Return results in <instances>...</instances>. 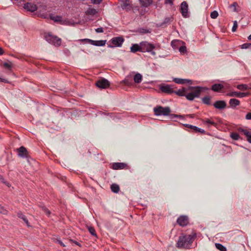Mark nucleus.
<instances>
[{
  "label": "nucleus",
  "mask_w": 251,
  "mask_h": 251,
  "mask_svg": "<svg viewBox=\"0 0 251 251\" xmlns=\"http://www.w3.org/2000/svg\"><path fill=\"white\" fill-rule=\"evenodd\" d=\"M196 237L197 234L195 232H192V233L189 235L182 234L179 237L176 244L177 248L179 249H190Z\"/></svg>",
  "instance_id": "obj_1"
},
{
  "label": "nucleus",
  "mask_w": 251,
  "mask_h": 251,
  "mask_svg": "<svg viewBox=\"0 0 251 251\" xmlns=\"http://www.w3.org/2000/svg\"><path fill=\"white\" fill-rule=\"evenodd\" d=\"M202 89V88L200 87H189V89L192 90V91L191 93L188 94L187 92H186V95L185 96L187 100H192L194 99L195 98L199 97Z\"/></svg>",
  "instance_id": "obj_2"
},
{
  "label": "nucleus",
  "mask_w": 251,
  "mask_h": 251,
  "mask_svg": "<svg viewBox=\"0 0 251 251\" xmlns=\"http://www.w3.org/2000/svg\"><path fill=\"white\" fill-rule=\"evenodd\" d=\"M153 112L156 116H168L170 114L171 111L169 107L157 106L153 108Z\"/></svg>",
  "instance_id": "obj_3"
},
{
  "label": "nucleus",
  "mask_w": 251,
  "mask_h": 251,
  "mask_svg": "<svg viewBox=\"0 0 251 251\" xmlns=\"http://www.w3.org/2000/svg\"><path fill=\"white\" fill-rule=\"evenodd\" d=\"M45 38L50 44H52L55 46H59L61 45V39L56 36L52 35L50 33H46Z\"/></svg>",
  "instance_id": "obj_4"
},
{
  "label": "nucleus",
  "mask_w": 251,
  "mask_h": 251,
  "mask_svg": "<svg viewBox=\"0 0 251 251\" xmlns=\"http://www.w3.org/2000/svg\"><path fill=\"white\" fill-rule=\"evenodd\" d=\"M160 45L157 44L154 45L150 43L147 41L142 42L140 43V49L141 52H150L156 48H159Z\"/></svg>",
  "instance_id": "obj_5"
},
{
  "label": "nucleus",
  "mask_w": 251,
  "mask_h": 251,
  "mask_svg": "<svg viewBox=\"0 0 251 251\" xmlns=\"http://www.w3.org/2000/svg\"><path fill=\"white\" fill-rule=\"evenodd\" d=\"M80 41L85 42L96 46H103L106 43V40L94 41L89 39H83L80 40Z\"/></svg>",
  "instance_id": "obj_6"
},
{
  "label": "nucleus",
  "mask_w": 251,
  "mask_h": 251,
  "mask_svg": "<svg viewBox=\"0 0 251 251\" xmlns=\"http://www.w3.org/2000/svg\"><path fill=\"white\" fill-rule=\"evenodd\" d=\"M124 41V39L122 37H114L111 40V42L113 46H110V47L113 48L114 47H121Z\"/></svg>",
  "instance_id": "obj_7"
},
{
  "label": "nucleus",
  "mask_w": 251,
  "mask_h": 251,
  "mask_svg": "<svg viewBox=\"0 0 251 251\" xmlns=\"http://www.w3.org/2000/svg\"><path fill=\"white\" fill-rule=\"evenodd\" d=\"M160 90L164 93L171 94L174 92V86L169 84H163L160 86Z\"/></svg>",
  "instance_id": "obj_8"
},
{
  "label": "nucleus",
  "mask_w": 251,
  "mask_h": 251,
  "mask_svg": "<svg viewBox=\"0 0 251 251\" xmlns=\"http://www.w3.org/2000/svg\"><path fill=\"white\" fill-rule=\"evenodd\" d=\"M96 85L99 88L105 89L109 87L110 83L107 79L101 78L97 81Z\"/></svg>",
  "instance_id": "obj_9"
},
{
  "label": "nucleus",
  "mask_w": 251,
  "mask_h": 251,
  "mask_svg": "<svg viewBox=\"0 0 251 251\" xmlns=\"http://www.w3.org/2000/svg\"><path fill=\"white\" fill-rule=\"evenodd\" d=\"M188 222V218L186 216H180L177 220V224L181 226L187 225Z\"/></svg>",
  "instance_id": "obj_10"
},
{
  "label": "nucleus",
  "mask_w": 251,
  "mask_h": 251,
  "mask_svg": "<svg viewBox=\"0 0 251 251\" xmlns=\"http://www.w3.org/2000/svg\"><path fill=\"white\" fill-rule=\"evenodd\" d=\"M188 4L186 1H183L180 5V11L182 15L186 18L188 14Z\"/></svg>",
  "instance_id": "obj_11"
},
{
  "label": "nucleus",
  "mask_w": 251,
  "mask_h": 251,
  "mask_svg": "<svg viewBox=\"0 0 251 251\" xmlns=\"http://www.w3.org/2000/svg\"><path fill=\"white\" fill-rule=\"evenodd\" d=\"M24 7L27 11L32 12L35 11L37 9L36 5L32 2H27L25 3Z\"/></svg>",
  "instance_id": "obj_12"
},
{
  "label": "nucleus",
  "mask_w": 251,
  "mask_h": 251,
  "mask_svg": "<svg viewBox=\"0 0 251 251\" xmlns=\"http://www.w3.org/2000/svg\"><path fill=\"white\" fill-rule=\"evenodd\" d=\"M250 93L249 92H233L228 94V96L230 97H236L238 98H243L249 96Z\"/></svg>",
  "instance_id": "obj_13"
},
{
  "label": "nucleus",
  "mask_w": 251,
  "mask_h": 251,
  "mask_svg": "<svg viewBox=\"0 0 251 251\" xmlns=\"http://www.w3.org/2000/svg\"><path fill=\"white\" fill-rule=\"evenodd\" d=\"M213 105L217 109H223L226 107V103L224 100H218L213 104Z\"/></svg>",
  "instance_id": "obj_14"
},
{
  "label": "nucleus",
  "mask_w": 251,
  "mask_h": 251,
  "mask_svg": "<svg viewBox=\"0 0 251 251\" xmlns=\"http://www.w3.org/2000/svg\"><path fill=\"white\" fill-rule=\"evenodd\" d=\"M17 150L19 156L22 157H25L27 156V151L25 147L23 146L21 147L20 148L17 149Z\"/></svg>",
  "instance_id": "obj_15"
},
{
  "label": "nucleus",
  "mask_w": 251,
  "mask_h": 251,
  "mask_svg": "<svg viewBox=\"0 0 251 251\" xmlns=\"http://www.w3.org/2000/svg\"><path fill=\"white\" fill-rule=\"evenodd\" d=\"M201 121L204 124L207 125L208 127H210L211 126H217V124L210 119L205 118L202 119Z\"/></svg>",
  "instance_id": "obj_16"
},
{
  "label": "nucleus",
  "mask_w": 251,
  "mask_h": 251,
  "mask_svg": "<svg viewBox=\"0 0 251 251\" xmlns=\"http://www.w3.org/2000/svg\"><path fill=\"white\" fill-rule=\"evenodd\" d=\"M126 164L124 163H114L112 165V168L114 170L123 169L126 167Z\"/></svg>",
  "instance_id": "obj_17"
},
{
  "label": "nucleus",
  "mask_w": 251,
  "mask_h": 251,
  "mask_svg": "<svg viewBox=\"0 0 251 251\" xmlns=\"http://www.w3.org/2000/svg\"><path fill=\"white\" fill-rule=\"evenodd\" d=\"M173 81L177 84H184V83H191L192 81L190 79H182L179 78H175Z\"/></svg>",
  "instance_id": "obj_18"
},
{
  "label": "nucleus",
  "mask_w": 251,
  "mask_h": 251,
  "mask_svg": "<svg viewBox=\"0 0 251 251\" xmlns=\"http://www.w3.org/2000/svg\"><path fill=\"white\" fill-rule=\"evenodd\" d=\"M17 216L19 218L22 219L23 220V221L26 224V225L28 226H30V225L29 224L27 219L26 218V216L24 214H23V213L22 212H21V211L18 212L17 213Z\"/></svg>",
  "instance_id": "obj_19"
},
{
  "label": "nucleus",
  "mask_w": 251,
  "mask_h": 251,
  "mask_svg": "<svg viewBox=\"0 0 251 251\" xmlns=\"http://www.w3.org/2000/svg\"><path fill=\"white\" fill-rule=\"evenodd\" d=\"M223 88L224 86L221 84H215L211 87V89L215 92H219Z\"/></svg>",
  "instance_id": "obj_20"
},
{
  "label": "nucleus",
  "mask_w": 251,
  "mask_h": 251,
  "mask_svg": "<svg viewBox=\"0 0 251 251\" xmlns=\"http://www.w3.org/2000/svg\"><path fill=\"white\" fill-rule=\"evenodd\" d=\"M240 101L236 99H231L229 101V103L231 107H235L240 104Z\"/></svg>",
  "instance_id": "obj_21"
},
{
  "label": "nucleus",
  "mask_w": 251,
  "mask_h": 251,
  "mask_svg": "<svg viewBox=\"0 0 251 251\" xmlns=\"http://www.w3.org/2000/svg\"><path fill=\"white\" fill-rule=\"evenodd\" d=\"M240 131L243 134L246 136L247 141L251 143V133L247 129H241Z\"/></svg>",
  "instance_id": "obj_22"
},
{
  "label": "nucleus",
  "mask_w": 251,
  "mask_h": 251,
  "mask_svg": "<svg viewBox=\"0 0 251 251\" xmlns=\"http://www.w3.org/2000/svg\"><path fill=\"white\" fill-rule=\"evenodd\" d=\"M121 7L123 9H125L126 11L130 10L131 9V6H130V5L129 3V0H126L125 2H124L121 4Z\"/></svg>",
  "instance_id": "obj_23"
},
{
  "label": "nucleus",
  "mask_w": 251,
  "mask_h": 251,
  "mask_svg": "<svg viewBox=\"0 0 251 251\" xmlns=\"http://www.w3.org/2000/svg\"><path fill=\"white\" fill-rule=\"evenodd\" d=\"M173 20V17L172 16H170L169 17L166 18L163 22L160 25V26H166L167 25L170 24Z\"/></svg>",
  "instance_id": "obj_24"
},
{
  "label": "nucleus",
  "mask_w": 251,
  "mask_h": 251,
  "mask_svg": "<svg viewBox=\"0 0 251 251\" xmlns=\"http://www.w3.org/2000/svg\"><path fill=\"white\" fill-rule=\"evenodd\" d=\"M133 79L135 83H139L142 81V75L139 73H137L134 75Z\"/></svg>",
  "instance_id": "obj_25"
},
{
  "label": "nucleus",
  "mask_w": 251,
  "mask_h": 251,
  "mask_svg": "<svg viewBox=\"0 0 251 251\" xmlns=\"http://www.w3.org/2000/svg\"><path fill=\"white\" fill-rule=\"evenodd\" d=\"M130 51L132 52H136V51H141L140 44H134L130 47Z\"/></svg>",
  "instance_id": "obj_26"
},
{
  "label": "nucleus",
  "mask_w": 251,
  "mask_h": 251,
  "mask_svg": "<svg viewBox=\"0 0 251 251\" xmlns=\"http://www.w3.org/2000/svg\"><path fill=\"white\" fill-rule=\"evenodd\" d=\"M186 89L185 88H182V89H179L177 91H174L175 93L180 96H185L186 95Z\"/></svg>",
  "instance_id": "obj_27"
},
{
  "label": "nucleus",
  "mask_w": 251,
  "mask_h": 251,
  "mask_svg": "<svg viewBox=\"0 0 251 251\" xmlns=\"http://www.w3.org/2000/svg\"><path fill=\"white\" fill-rule=\"evenodd\" d=\"M97 13V11L95 8H89L86 11V14L90 15H95Z\"/></svg>",
  "instance_id": "obj_28"
},
{
  "label": "nucleus",
  "mask_w": 251,
  "mask_h": 251,
  "mask_svg": "<svg viewBox=\"0 0 251 251\" xmlns=\"http://www.w3.org/2000/svg\"><path fill=\"white\" fill-rule=\"evenodd\" d=\"M111 189L114 193H117L120 190V187L119 185L116 184H112L111 185Z\"/></svg>",
  "instance_id": "obj_29"
},
{
  "label": "nucleus",
  "mask_w": 251,
  "mask_h": 251,
  "mask_svg": "<svg viewBox=\"0 0 251 251\" xmlns=\"http://www.w3.org/2000/svg\"><path fill=\"white\" fill-rule=\"evenodd\" d=\"M122 83H124L126 85H130L132 84L131 77L127 76L126 78L122 81Z\"/></svg>",
  "instance_id": "obj_30"
},
{
  "label": "nucleus",
  "mask_w": 251,
  "mask_h": 251,
  "mask_svg": "<svg viewBox=\"0 0 251 251\" xmlns=\"http://www.w3.org/2000/svg\"><path fill=\"white\" fill-rule=\"evenodd\" d=\"M140 1L143 6L148 7L152 2V0H140Z\"/></svg>",
  "instance_id": "obj_31"
},
{
  "label": "nucleus",
  "mask_w": 251,
  "mask_h": 251,
  "mask_svg": "<svg viewBox=\"0 0 251 251\" xmlns=\"http://www.w3.org/2000/svg\"><path fill=\"white\" fill-rule=\"evenodd\" d=\"M237 88L239 90H242V91H245L248 89H249V85L247 84H239L237 86Z\"/></svg>",
  "instance_id": "obj_32"
},
{
  "label": "nucleus",
  "mask_w": 251,
  "mask_h": 251,
  "mask_svg": "<svg viewBox=\"0 0 251 251\" xmlns=\"http://www.w3.org/2000/svg\"><path fill=\"white\" fill-rule=\"evenodd\" d=\"M215 246L217 249L221 251H226V248L221 244L216 243Z\"/></svg>",
  "instance_id": "obj_33"
},
{
  "label": "nucleus",
  "mask_w": 251,
  "mask_h": 251,
  "mask_svg": "<svg viewBox=\"0 0 251 251\" xmlns=\"http://www.w3.org/2000/svg\"><path fill=\"white\" fill-rule=\"evenodd\" d=\"M210 100V97L206 96L202 98V101L204 104L210 105L211 104Z\"/></svg>",
  "instance_id": "obj_34"
},
{
  "label": "nucleus",
  "mask_w": 251,
  "mask_h": 251,
  "mask_svg": "<svg viewBox=\"0 0 251 251\" xmlns=\"http://www.w3.org/2000/svg\"><path fill=\"white\" fill-rule=\"evenodd\" d=\"M230 137L234 140H237L239 139L240 136L238 133L232 132L230 134Z\"/></svg>",
  "instance_id": "obj_35"
},
{
  "label": "nucleus",
  "mask_w": 251,
  "mask_h": 251,
  "mask_svg": "<svg viewBox=\"0 0 251 251\" xmlns=\"http://www.w3.org/2000/svg\"><path fill=\"white\" fill-rule=\"evenodd\" d=\"M193 127V130L195 131L196 132H201V133H205V131L201 129L200 128L198 127L197 126H194Z\"/></svg>",
  "instance_id": "obj_36"
},
{
  "label": "nucleus",
  "mask_w": 251,
  "mask_h": 251,
  "mask_svg": "<svg viewBox=\"0 0 251 251\" xmlns=\"http://www.w3.org/2000/svg\"><path fill=\"white\" fill-rule=\"evenodd\" d=\"M219 15L218 12L217 11H213L210 14V17L212 19H216Z\"/></svg>",
  "instance_id": "obj_37"
},
{
  "label": "nucleus",
  "mask_w": 251,
  "mask_h": 251,
  "mask_svg": "<svg viewBox=\"0 0 251 251\" xmlns=\"http://www.w3.org/2000/svg\"><path fill=\"white\" fill-rule=\"evenodd\" d=\"M51 19L53 20L54 22H60L61 17L60 16H55V17H51Z\"/></svg>",
  "instance_id": "obj_38"
},
{
  "label": "nucleus",
  "mask_w": 251,
  "mask_h": 251,
  "mask_svg": "<svg viewBox=\"0 0 251 251\" xmlns=\"http://www.w3.org/2000/svg\"><path fill=\"white\" fill-rule=\"evenodd\" d=\"M89 232L93 235L96 236V233L95 229L92 227H88V228Z\"/></svg>",
  "instance_id": "obj_39"
},
{
  "label": "nucleus",
  "mask_w": 251,
  "mask_h": 251,
  "mask_svg": "<svg viewBox=\"0 0 251 251\" xmlns=\"http://www.w3.org/2000/svg\"><path fill=\"white\" fill-rule=\"evenodd\" d=\"M0 213L2 214H7V211L4 208V207L0 205Z\"/></svg>",
  "instance_id": "obj_40"
},
{
  "label": "nucleus",
  "mask_w": 251,
  "mask_h": 251,
  "mask_svg": "<svg viewBox=\"0 0 251 251\" xmlns=\"http://www.w3.org/2000/svg\"><path fill=\"white\" fill-rule=\"evenodd\" d=\"M179 50L181 53H184L186 52V48L185 46H181L179 48Z\"/></svg>",
  "instance_id": "obj_41"
},
{
  "label": "nucleus",
  "mask_w": 251,
  "mask_h": 251,
  "mask_svg": "<svg viewBox=\"0 0 251 251\" xmlns=\"http://www.w3.org/2000/svg\"><path fill=\"white\" fill-rule=\"evenodd\" d=\"M237 27H238L237 22L236 21H234L233 25L232 28V31L233 32H235L236 30Z\"/></svg>",
  "instance_id": "obj_42"
},
{
  "label": "nucleus",
  "mask_w": 251,
  "mask_h": 251,
  "mask_svg": "<svg viewBox=\"0 0 251 251\" xmlns=\"http://www.w3.org/2000/svg\"><path fill=\"white\" fill-rule=\"evenodd\" d=\"M242 49H248V48L251 49V44H248V43L244 44L242 45Z\"/></svg>",
  "instance_id": "obj_43"
},
{
  "label": "nucleus",
  "mask_w": 251,
  "mask_h": 251,
  "mask_svg": "<svg viewBox=\"0 0 251 251\" xmlns=\"http://www.w3.org/2000/svg\"><path fill=\"white\" fill-rule=\"evenodd\" d=\"M42 209L47 215H48V216H50V212L48 208H47L45 206H43Z\"/></svg>",
  "instance_id": "obj_44"
},
{
  "label": "nucleus",
  "mask_w": 251,
  "mask_h": 251,
  "mask_svg": "<svg viewBox=\"0 0 251 251\" xmlns=\"http://www.w3.org/2000/svg\"><path fill=\"white\" fill-rule=\"evenodd\" d=\"M55 242L59 244L63 247H65V245L59 239H56Z\"/></svg>",
  "instance_id": "obj_45"
},
{
  "label": "nucleus",
  "mask_w": 251,
  "mask_h": 251,
  "mask_svg": "<svg viewBox=\"0 0 251 251\" xmlns=\"http://www.w3.org/2000/svg\"><path fill=\"white\" fill-rule=\"evenodd\" d=\"M0 180H1V181L3 183H4V184H5V185H7L8 187H9L10 186V185L9 183L4 181V179L3 178V177L1 176H0Z\"/></svg>",
  "instance_id": "obj_46"
},
{
  "label": "nucleus",
  "mask_w": 251,
  "mask_h": 251,
  "mask_svg": "<svg viewBox=\"0 0 251 251\" xmlns=\"http://www.w3.org/2000/svg\"><path fill=\"white\" fill-rule=\"evenodd\" d=\"M93 4H100L102 0H91Z\"/></svg>",
  "instance_id": "obj_47"
},
{
  "label": "nucleus",
  "mask_w": 251,
  "mask_h": 251,
  "mask_svg": "<svg viewBox=\"0 0 251 251\" xmlns=\"http://www.w3.org/2000/svg\"><path fill=\"white\" fill-rule=\"evenodd\" d=\"M3 66L5 68L9 69H10L11 68V65L9 63H4L3 64Z\"/></svg>",
  "instance_id": "obj_48"
},
{
  "label": "nucleus",
  "mask_w": 251,
  "mask_h": 251,
  "mask_svg": "<svg viewBox=\"0 0 251 251\" xmlns=\"http://www.w3.org/2000/svg\"><path fill=\"white\" fill-rule=\"evenodd\" d=\"M97 33H102L103 32V29L102 27H99L95 29Z\"/></svg>",
  "instance_id": "obj_49"
},
{
  "label": "nucleus",
  "mask_w": 251,
  "mask_h": 251,
  "mask_svg": "<svg viewBox=\"0 0 251 251\" xmlns=\"http://www.w3.org/2000/svg\"><path fill=\"white\" fill-rule=\"evenodd\" d=\"M140 32L142 33H150V31L149 29H141Z\"/></svg>",
  "instance_id": "obj_50"
},
{
  "label": "nucleus",
  "mask_w": 251,
  "mask_h": 251,
  "mask_svg": "<svg viewBox=\"0 0 251 251\" xmlns=\"http://www.w3.org/2000/svg\"><path fill=\"white\" fill-rule=\"evenodd\" d=\"M165 2L166 4H169L172 5L173 4V0H166Z\"/></svg>",
  "instance_id": "obj_51"
},
{
  "label": "nucleus",
  "mask_w": 251,
  "mask_h": 251,
  "mask_svg": "<svg viewBox=\"0 0 251 251\" xmlns=\"http://www.w3.org/2000/svg\"><path fill=\"white\" fill-rule=\"evenodd\" d=\"M246 118L247 120H251V113H248L246 116Z\"/></svg>",
  "instance_id": "obj_52"
},
{
  "label": "nucleus",
  "mask_w": 251,
  "mask_h": 251,
  "mask_svg": "<svg viewBox=\"0 0 251 251\" xmlns=\"http://www.w3.org/2000/svg\"><path fill=\"white\" fill-rule=\"evenodd\" d=\"M70 242H74L75 244H76V245L80 247L81 246V245L79 243H78V242L77 241H74L73 239H70Z\"/></svg>",
  "instance_id": "obj_53"
},
{
  "label": "nucleus",
  "mask_w": 251,
  "mask_h": 251,
  "mask_svg": "<svg viewBox=\"0 0 251 251\" xmlns=\"http://www.w3.org/2000/svg\"><path fill=\"white\" fill-rule=\"evenodd\" d=\"M185 126L187 127L188 128H191L193 130V126H192V125H191L187 124V125H185Z\"/></svg>",
  "instance_id": "obj_54"
},
{
  "label": "nucleus",
  "mask_w": 251,
  "mask_h": 251,
  "mask_svg": "<svg viewBox=\"0 0 251 251\" xmlns=\"http://www.w3.org/2000/svg\"><path fill=\"white\" fill-rule=\"evenodd\" d=\"M177 117H178V116L177 115H175V114H172L171 115V118L172 119H174L175 118Z\"/></svg>",
  "instance_id": "obj_55"
},
{
  "label": "nucleus",
  "mask_w": 251,
  "mask_h": 251,
  "mask_svg": "<svg viewBox=\"0 0 251 251\" xmlns=\"http://www.w3.org/2000/svg\"><path fill=\"white\" fill-rule=\"evenodd\" d=\"M3 54V50L0 47V55H2Z\"/></svg>",
  "instance_id": "obj_56"
},
{
  "label": "nucleus",
  "mask_w": 251,
  "mask_h": 251,
  "mask_svg": "<svg viewBox=\"0 0 251 251\" xmlns=\"http://www.w3.org/2000/svg\"><path fill=\"white\" fill-rule=\"evenodd\" d=\"M150 52H151V54L153 55H155L156 54V53L154 51H152V50H151V51H150Z\"/></svg>",
  "instance_id": "obj_57"
},
{
  "label": "nucleus",
  "mask_w": 251,
  "mask_h": 251,
  "mask_svg": "<svg viewBox=\"0 0 251 251\" xmlns=\"http://www.w3.org/2000/svg\"><path fill=\"white\" fill-rule=\"evenodd\" d=\"M237 3L236 2L233 3L232 5H231V6H233L235 8L236 6L237 5Z\"/></svg>",
  "instance_id": "obj_58"
},
{
  "label": "nucleus",
  "mask_w": 251,
  "mask_h": 251,
  "mask_svg": "<svg viewBox=\"0 0 251 251\" xmlns=\"http://www.w3.org/2000/svg\"><path fill=\"white\" fill-rule=\"evenodd\" d=\"M248 39L251 40V34L248 37Z\"/></svg>",
  "instance_id": "obj_59"
},
{
  "label": "nucleus",
  "mask_w": 251,
  "mask_h": 251,
  "mask_svg": "<svg viewBox=\"0 0 251 251\" xmlns=\"http://www.w3.org/2000/svg\"><path fill=\"white\" fill-rule=\"evenodd\" d=\"M249 89H251V83L249 84Z\"/></svg>",
  "instance_id": "obj_60"
},
{
  "label": "nucleus",
  "mask_w": 251,
  "mask_h": 251,
  "mask_svg": "<svg viewBox=\"0 0 251 251\" xmlns=\"http://www.w3.org/2000/svg\"><path fill=\"white\" fill-rule=\"evenodd\" d=\"M175 42H176L172 41V43H171L172 45V46H173V45H174V44Z\"/></svg>",
  "instance_id": "obj_61"
},
{
  "label": "nucleus",
  "mask_w": 251,
  "mask_h": 251,
  "mask_svg": "<svg viewBox=\"0 0 251 251\" xmlns=\"http://www.w3.org/2000/svg\"><path fill=\"white\" fill-rule=\"evenodd\" d=\"M190 117H191V118L193 117V116H192V115H190Z\"/></svg>",
  "instance_id": "obj_62"
}]
</instances>
